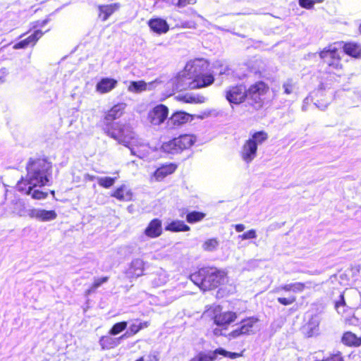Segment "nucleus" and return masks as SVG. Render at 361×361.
<instances>
[{
  "instance_id": "nucleus-16",
  "label": "nucleus",
  "mask_w": 361,
  "mask_h": 361,
  "mask_svg": "<svg viewBox=\"0 0 361 361\" xmlns=\"http://www.w3.org/2000/svg\"><path fill=\"white\" fill-rule=\"evenodd\" d=\"M118 85V80L104 77L102 78L96 84L95 90L99 94H106L114 90Z\"/></svg>"
},
{
  "instance_id": "nucleus-13",
  "label": "nucleus",
  "mask_w": 361,
  "mask_h": 361,
  "mask_svg": "<svg viewBox=\"0 0 361 361\" xmlns=\"http://www.w3.org/2000/svg\"><path fill=\"white\" fill-rule=\"evenodd\" d=\"M145 262L140 259H133L125 271L126 277L129 279H137L144 274Z\"/></svg>"
},
{
  "instance_id": "nucleus-10",
  "label": "nucleus",
  "mask_w": 361,
  "mask_h": 361,
  "mask_svg": "<svg viewBox=\"0 0 361 361\" xmlns=\"http://www.w3.org/2000/svg\"><path fill=\"white\" fill-rule=\"evenodd\" d=\"M169 116L168 107L162 104H157L151 109L147 115V120L153 126H159L167 121Z\"/></svg>"
},
{
  "instance_id": "nucleus-25",
  "label": "nucleus",
  "mask_w": 361,
  "mask_h": 361,
  "mask_svg": "<svg viewBox=\"0 0 361 361\" xmlns=\"http://www.w3.org/2000/svg\"><path fill=\"white\" fill-rule=\"evenodd\" d=\"M120 8V4L114 3L109 5H102L99 6V11L100 12V16L103 21L106 20L109 16L118 10Z\"/></svg>"
},
{
  "instance_id": "nucleus-39",
  "label": "nucleus",
  "mask_w": 361,
  "mask_h": 361,
  "mask_svg": "<svg viewBox=\"0 0 361 361\" xmlns=\"http://www.w3.org/2000/svg\"><path fill=\"white\" fill-rule=\"evenodd\" d=\"M346 304L345 301L344 293H341L339 295V298L338 300L335 302V309L337 310L338 313H340V308H343V312H344V308L345 307Z\"/></svg>"
},
{
  "instance_id": "nucleus-42",
  "label": "nucleus",
  "mask_w": 361,
  "mask_h": 361,
  "mask_svg": "<svg viewBox=\"0 0 361 361\" xmlns=\"http://www.w3.org/2000/svg\"><path fill=\"white\" fill-rule=\"evenodd\" d=\"M238 238L242 240L255 239L257 238V233L255 229H250L243 233L242 235H240Z\"/></svg>"
},
{
  "instance_id": "nucleus-28",
  "label": "nucleus",
  "mask_w": 361,
  "mask_h": 361,
  "mask_svg": "<svg viewBox=\"0 0 361 361\" xmlns=\"http://www.w3.org/2000/svg\"><path fill=\"white\" fill-rule=\"evenodd\" d=\"M194 78L195 80L198 83L197 88H202L209 86L214 81V75L212 73H208L205 72Z\"/></svg>"
},
{
  "instance_id": "nucleus-45",
  "label": "nucleus",
  "mask_w": 361,
  "mask_h": 361,
  "mask_svg": "<svg viewBox=\"0 0 361 361\" xmlns=\"http://www.w3.org/2000/svg\"><path fill=\"white\" fill-rule=\"evenodd\" d=\"M245 336L244 334H243V331L240 329V328L238 326L229 334H228V338L231 340L233 338H237L240 336Z\"/></svg>"
},
{
  "instance_id": "nucleus-52",
  "label": "nucleus",
  "mask_w": 361,
  "mask_h": 361,
  "mask_svg": "<svg viewBox=\"0 0 361 361\" xmlns=\"http://www.w3.org/2000/svg\"><path fill=\"white\" fill-rule=\"evenodd\" d=\"M224 330H226L224 329V327H221V329L216 327L213 329V334L216 336H222L228 337V334H226L225 332H224Z\"/></svg>"
},
{
  "instance_id": "nucleus-60",
  "label": "nucleus",
  "mask_w": 361,
  "mask_h": 361,
  "mask_svg": "<svg viewBox=\"0 0 361 361\" xmlns=\"http://www.w3.org/2000/svg\"><path fill=\"white\" fill-rule=\"evenodd\" d=\"M135 361H145L144 357H140V358L137 359Z\"/></svg>"
},
{
  "instance_id": "nucleus-36",
  "label": "nucleus",
  "mask_w": 361,
  "mask_h": 361,
  "mask_svg": "<svg viewBox=\"0 0 361 361\" xmlns=\"http://www.w3.org/2000/svg\"><path fill=\"white\" fill-rule=\"evenodd\" d=\"M128 326L127 322H120L114 324L109 330V333L111 336H116L123 331H124Z\"/></svg>"
},
{
  "instance_id": "nucleus-62",
  "label": "nucleus",
  "mask_w": 361,
  "mask_h": 361,
  "mask_svg": "<svg viewBox=\"0 0 361 361\" xmlns=\"http://www.w3.org/2000/svg\"><path fill=\"white\" fill-rule=\"evenodd\" d=\"M220 74H221H221H227V73H226V71L225 70L224 72L221 71V72H220Z\"/></svg>"
},
{
  "instance_id": "nucleus-33",
  "label": "nucleus",
  "mask_w": 361,
  "mask_h": 361,
  "mask_svg": "<svg viewBox=\"0 0 361 361\" xmlns=\"http://www.w3.org/2000/svg\"><path fill=\"white\" fill-rule=\"evenodd\" d=\"M147 88V83L143 80L132 81L128 86V90L132 92H141Z\"/></svg>"
},
{
  "instance_id": "nucleus-41",
  "label": "nucleus",
  "mask_w": 361,
  "mask_h": 361,
  "mask_svg": "<svg viewBox=\"0 0 361 361\" xmlns=\"http://www.w3.org/2000/svg\"><path fill=\"white\" fill-rule=\"evenodd\" d=\"M296 300L295 296L290 295L288 298L279 297L277 298V301L283 305H289L293 304Z\"/></svg>"
},
{
  "instance_id": "nucleus-32",
  "label": "nucleus",
  "mask_w": 361,
  "mask_h": 361,
  "mask_svg": "<svg viewBox=\"0 0 361 361\" xmlns=\"http://www.w3.org/2000/svg\"><path fill=\"white\" fill-rule=\"evenodd\" d=\"M206 214L202 212L192 211L186 214V221L189 224H195L202 221Z\"/></svg>"
},
{
  "instance_id": "nucleus-51",
  "label": "nucleus",
  "mask_w": 361,
  "mask_h": 361,
  "mask_svg": "<svg viewBox=\"0 0 361 361\" xmlns=\"http://www.w3.org/2000/svg\"><path fill=\"white\" fill-rule=\"evenodd\" d=\"M180 26H181V27H183V28H195L196 23L195 21H192V20H187V21L182 22Z\"/></svg>"
},
{
  "instance_id": "nucleus-21",
  "label": "nucleus",
  "mask_w": 361,
  "mask_h": 361,
  "mask_svg": "<svg viewBox=\"0 0 361 361\" xmlns=\"http://www.w3.org/2000/svg\"><path fill=\"white\" fill-rule=\"evenodd\" d=\"M177 165L173 163L161 164L154 173V176L157 180H161L169 175L176 171Z\"/></svg>"
},
{
  "instance_id": "nucleus-50",
  "label": "nucleus",
  "mask_w": 361,
  "mask_h": 361,
  "mask_svg": "<svg viewBox=\"0 0 361 361\" xmlns=\"http://www.w3.org/2000/svg\"><path fill=\"white\" fill-rule=\"evenodd\" d=\"M196 0H178L176 6L179 8H182L185 7L188 4H194Z\"/></svg>"
},
{
  "instance_id": "nucleus-59",
  "label": "nucleus",
  "mask_w": 361,
  "mask_h": 361,
  "mask_svg": "<svg viewBox=\"0 0 361 361\" xmlns=\"http://www.w3.org/2000/svg\"><path fill=\"white\" fill-rule=\"evenodd\" d=\"M189 361H200L197 355H195L194 357L190 359Z\"/></svg>"
},
{
  "instance_id": "nucleus-6",
  "label": "nucleus",
  "mask_w": 361,
  "mask_h": 361,
  "mask_svg": "<svg viewBox=\"0 0 361 361\" xmlns=\"http://www.w3.org/2000/svg\"><path fill=\"white\" fill-rule=\"evenodd\" d=\"M341 47V43H334L325 47L319 52V56L324 63L328 66L329 73L334 70H339L342 68L341 63V56L338 52V48Z\"/></svg>"
},
{
  "instance_id": "nucleus-31",
  "label": "nucleus",
  "mask_w": 361,
  "mask_h": 361,
  "mask_svg": "<svg viewBox=\"0 0 361 361\" xmlns=\"http://www.w3.org/2000/svg\"><path fill=\"white\" fill-rule=\"evenodd\" d=\"M283 94L289 95L295 93L297 90L296 82L292 78H288L282 85Z\"/></svg>"
},
{
  "instance_id": "nucleus-29",
  "label": "nucleus",
  "mask_w": 361,
  "mask_h": 361,
  "mask_svg": "<svg viewBox=\"0 0 361 361\" xmlns=\"http://www.w3.org/2000/svg\"><path fill=\"white\" fill-rule=\"evenodd\" d=\"M190 229V226L185 224L183 221L180 220L172 221L165 226L166 231L171 232L188 231Z\"/></svg>"
},
{
  "instance_id": "nucleus-9",
  "label": "nucleus",
  "mask_w": 361,
  "mask_h": 361,
  "mask_svg": "<svg viewBox=\"0 0 361 361\" xmlns=\"http://www.w3.org/2000/svg\"><path fill=\"white\" fill-rule=\"evenodd\" d=\"M197 82L185 68L177 75L173 82V88L177 91L197 89Z\"/></svg>"
},
{
  "instance_id": "nucleus-53",
  "label": "nucleus",
  "mask_w": 361,
  "mask_h": 361,
  "mask_svg": "<svg viewBox=\"0 0 361 361\" xmlns=\"http://www.w3.org/2000/svg\"><path fill=\"white\" fill-rule=\"evenodd\" d=\"M50 19L49 17H47V18L44 19V20H37L35 22V25H34V27L36 28V27H44L49 22Z\"/></svg>"
},
{
  "instance_id": "nucleus-38",
  "label": "nucleus",
  "mask_w": 361,
  "mask_h": 361,
  "mask_svg": "<svg viewBox=\"0 0 361 361\" xmlns=\"http://www.w3.org/2000/svg\"><path fill=\"white\" fill-rule=\"evenodd\" d=\"M116 179V178L109 176L99 177L97 178V183L104 188H109L114 184Z\"/></svg>"
},
{
  "instance_id": "nucleus-4",
  "label": "nucleus",
  "mask_w": 361,
  "mask_h": 361,
  "mask_svg": "<svg viewBox=\"0 0 361 361\" xmlns=\"http://www.w3.org/2000/svg\"><path fill=\"white\" fill-rule=\"evenodd\" d=\"M190 280L203 291L218 288L226 282L225 271L216 267H202L190 275Z\"/></svg>"
},
{
  "instance_id": "nucleus-19",
  "label": "nucleus",
  "mask_w": 361,
  "mask_h": 361,
  "mask_svg": "<svg viewBox=\"0 0 361 361\" xmlns=\"http://www.w3.org/2000/svg\"><path fill=\"white\" fill-rule=\"evenodd\" d=\"M257 148L251 141L246 140L242 147L240 156L243 160L247 164H250L257 157Z\"/></svg>"
},
{
  "instance_id": "nucleus-46",
  "label": "nucleus",
  "mask_w": 361,
  "mask_h": 361,
  "mask_svg": "<svg viewBox=\"0 0 361 361\" xmlns=\"http://www.w3.org/2000/svg\"><path fill=\"white\" fill-rule=\"evenodd\" d=\"M204 101L203 97H196L195 96L185 97V102L188 103H202Z\"/></svg>"
},
{
  "instance_id": "nucleus-27",
  "label": "nucleus",
  "mask_w": 361,
  "mask_h": 361,
  "mask_svg": "<svg viewBox=\"0 0 361 361\" xmlns=\"http://www.w3.org/2000/svg\"><path fill=\"white\" fill-rule=\"evenodd\" d=\"M32 207H27L25 203L23 200H18L13 205V213L20 217H30Z\"/></svg>"
},
{
  "instance_id": "nucleus-24",
  "label": "nucleus",
  "mask_w": 361,
  "mask_h": 361,
  "mask_svg": "<svg viewBox=\"0 0 361 361\" xmlns=\"http://www.w3.org/2000/svg\"><path fill=\"white\" fill-rule=\"evenodd\" d=\"M111 196L120 201L128 202L132 200L133 192L130 190H127V187L125 185H122L114 192Z\"/></svg>"
},
{
  "instance_id": "nucleus-34",
  "label": "nucleus",
  "mask_w": 361,
  "mask_h": 361,
  "mask_svg": "<svg viewBox=\"0 0 361 361\" xmlns=\"http://www.w3.org/2000/svg\"><path fill=\"white\" fill-rule=\"evenodd\" d=\"M148 323L145 322H134L131 324L129 326V329L128 331H126V334H129V337L132 336L133 335H135L138 331H140L141 329L147 327Z\"/></svg>"
},
{
  "instance_id": "nucleus-64",
  "label": "nucleus",
  "mask_w": 361,
  "mask_h": 361,
  "mask_svg": "<svg viewBox=\"0 0 361 361\" xmlns=\"http://www.w3.org/2000/svg\"><path fill=\"white\" fill-rule=\"evenodd\" d=\"M359 32H360V33L361 34V24H360V26H359Z\"/></svg>"
},
{
  "instance_id": "nucleus-14",
  "label": "nucleus",
  "mask_w": 361,
  "mask_h": 361,
  "mask_svg": "<svg viewBox=\"0 0 361 361\" xmlns=\"http://www.w3.org/2000/svg\"><path fill=\"white\" fill-rule=\"evenodd\" d=\"M147 25L152 32L159 35L165 34L169 30V25L167 21L159 17L150 18L147 21Z\"/></svg>"
},
{
  "instance_id": "nucleus-26",
  "label": "nucleus",
  "mask_w": 361,
  "mask_h": 361,
  "mask_svg": "<svg viewBox=\"0 0 361 361\" xmlns=\"http://www.w3.org/2000/svg\"><path fill=\"white\" fill-rule=\"evenodd\" d=\"M341 341L348 346L358 347L361 345V337H357L355 334L347 331L343 334Z\"/></svg>"
},
{
  "instance_id": "nucleus-22",
  "label": "nucleus",
  "mask_w": 361,
  "mask_h": 361,
  "mask_svg": "<svg viewBox=\"0 0 361 361\" xmlns=\"http://www.w3.org/2000/svg\"><path fill=\"white\" fill-rule=\"evenodd\" d=\"M161 233V221L159 219H152L145 229V234L149 238H157Z\"/></svg>"
},
{
  "instance_id": "nucleus-5",
  "label": "nucleus",
  "mask_w": 361,
  "mask_h": 361,
  "mask_svg": "<svg viewBox=\"0 0 361 361\" xmlns=\"http://www.w3.org/2000/svg\"><path fill=\"white\" fill-rule=\"evenodd\" d=\"M195 142V137L191 135H180L161 145L162 152L166 154H176L190 147Z\"/></svg>"
},
{
  "instance_id": "nucleus-8",
  "label": "nucleus",
  "mask_w": 361,
  "mask_h": 361,
  "mask_svg": "<svg viewBox=\"0 0 361 361\" xmlns=\"http://www.w3.org/2000/svg\"><path fill=\"white\" fill-rule=\"evenodd\" d=\"M200 361H215L219 355H222L230 359H236L240 357L241 354L229 352L223 348H218L214 350H202L196 355Z\"/></svg>"
},
{
  "instance_id": "nucleus-2",
  "label": "nucleus",
  "mask_w": 361,
  "mask_h": 361,
  "mask_svg": "<svg viewBox=\"0 0 361 361\" xmlns=\"http://www.w3.org/2000/svg\"><path fill=\"white\" fill-rule=\"evenodd\" d=\"M126 106L125 103H118L109 110L99 126L105 134L117 140L119 144L128 146L134 138L133 132L130 127L114 121L122 116Z\"/></svg>"
},
{
  "instance_id": "nucleus-55",
  "label": "nucleus",
  "mask_w": 361,
  "mask_h": 361,
  "mask_svg": "<svg viewBox=\"0 0 361 361\" xmlns=\"http://www.w3.org/2000/svg\"><path fill=\"white\" fill-rule=\"evenodd\" d=\"M319 324V322L316 320L315 318H312L311 321H310L308 324V327L310 329V330H313L316 326H317Z\"/></svg>"
},
{
  "instance_id": "nucleus-17",
  "label": "nucleus",
  "mask_w": 361,
  "mask_h": 361,
  "mask_svg": "<svg viewBox=\"0 0 361 361\" xmlns=\"http://www.w3.org/2000/svg\"><path fill=\"white\" fill-rule=\"evenodd\" d=\"M237 318V314L234 312H224L216 314L214 317V323L220 327H224L227 329L228 326L233 323Z\"/></svg>"
},
{
  "instance_id": "nucleus-30",
  "label": "nucleus",
  "mask_w": 361,
  "mask_h": 361,
  "mask_svg": "<svg viewBox=\"0 0 361 361\" xmlns=\"http://www.w3.org/2000/svg\"><path fill=\"white\" fill-rule=\"evenodd\" d=\"M268 139L267 133L264 130L257 131L252 134L251 137L247 140L251 141V143L255 144L258 147V145H262Z\"/></svg>"
},
{
  "instance_id": "nucleus-44",
  "label": "nucleus",
  "mask_w": 361,
  "mask_h": 361,
  "mask_svg": "<svg viewBox=\"0 0 361 361\" xmlns=\"http://www.w3.org/2000/svg\"><path fill=\"white\" fill-rule=\"evenodd\" d=\"M109 280L108 276H102L100 278L94 279V282L92 285V288L97 289L100 287L103 283L107 282Z\"/></svg>"
},
{
  "instance_id": "nucleus-58",
  "label": "nucleus",
  "mask_w": 361,
  "mask_h": 361,
  "mask_svg": "<svg viewBox=\"0 0 361 361\" xmlns=\"http://www.w3.org/2000/svg\"><path fill=\"white\" fill-rule=\"evenodd\" d=\"M224 293V290L222 288H219L217 291V296L218 297H223Z\"/></svg>"
},
{
  "instance_id": "nucleus-7",
  "label": "nucleus",
  "mask_w": 361,
  "mask_h": 361,
  "mask_svg": "<svg viewBox=\"0 0 361 361\" xmlns=\"http://www.w3.org/2000/svg\"><path fill=\"white\" fill-rule=\"evenodd\" d=\"M43 186L38 185L30 184L29 183H25L23 180H18L16 188V190L27 195H30L33 200H44L48 197V192L43 191L40 188Z\"/></svg>"
},
{
  "instance_id": "nucleus-18",
  "label": "nucleus",
  "mask_w": 361,
  "mask_h": 361,
  "mask_svg": "<svg viewBox=\"0 0 361 361\" xmlns=\"http://www.w3.org/2000/svg\"><path fill=\"white\" fill-rule=\"evenodd\" d=\"M43 35V32L40 30H35L27 37L21 39L13 45L14 49H25L27 47H33L39 38Z\"/></svg>"
},
{
  "instance_id": "nucleus-57",
  "label": "nucleus",
  "mask_w": 361,
  "mask_h": 361,
  "mask_svg": "<svg viewBox=\"0 0 361 361\" xmlns=\"http://www.w3.org/2000/svg\"><path fill=\"white\" fill-rule=\"evenodd\" d=\"M280 288L285 291H292L291 283L283 285Z\"/></svg>"
},
{
  "instance_id": "nucleus-40",
  "label": "nucleus",
  "mask_w": 361,
  "mask_h": 361,
  "mask_svg": "<svg viewBox=\"0 0 361 361\" xmlns=\"http://www.w3.org/2000/svg\"><path fill=\"white\" fill-rule=\"evenodd\" d=\"M319 0H298V4L302 8H306V9H311L314 7V4L316 2H320Z\"/></svg>"
},
{
  "instance_id": "nucleus-23",
  "label": "nucleus",
  "mask_w": 361,
  "mask_h": 361,
  "mask_svg": "<svg viewBox=\"0 0 361 361\" xmlns=\"http://www.w3.org/2000/svg\"><path fill=\"white\" fill-rule=\"evenodd\" d=\"M258 322V318L255 317H247L240 322L239 327L245 335L253 334L255 333L252 329L253 326Z\"/></svg>"
},
{
  "instance_id": "nucleus-54",
  "label": "nucleus",
  "mask_w": 361,
  "mask_h": 361,
  "mask_svg": "<svg viewBox=\"0 0 361 361\" xmlns=\"http://www.w3.org/2000/svg\"><path fill=\"white\" fill-rule=\"evenodd\" d=\"M128 338H129V334H126V332L119 337L114 338V341H115V346L116 347L121 343L122 341Z\"/></svg>"
},
{
  "instance_id": "nucleus-43",
  "label": "nucleus",
  "mask_w": 361,
  "mask_h": 361,
  "mask_svg": "<svg viewBox=\"0 0 361 361\" xmlns=\"http://www.w3.org/2000/svg\"><path fill=\"white\" fill-rule=\"evenodd\" d=\"M360 317H361V314H360L359 311L357 310L353 317L348 319L349 324L354 326H361V320L360 319Z\"/></svg>"
},
{
  "instance_id": "nucleus-20",
  "label": "nucleus",
  "mask_w": 361,
  "mask_h": 361,
  "mask_svg": "<svg viewBox=\"0 0 361 361\" xmlns=\"http://www.w3.org/2000/svg\"><path fill=\"white\" fill-rule=\"evenodd\" d=\"M343 52L348 56L356 59H361V44L357 42H341Z\"/></svg>"
},
{
  "instance_id": "nucleus-11",
  "label": "nucleus",
  "mask_w": 361,
  "mask_h": 361,
  "mask_svg": "<svg viewBox=\"0 0 361 361\" xmlns=\"http://www.w3.org/2000/svg\"><path fill=\"white\" fill-rule=\"evenodd\" d=\"M192 119V115L183 111H177L169 117L166 123V127L169 129L176 128Z\"/></svg>"
},
{
  "instance_id": "nucleus-49",
  "label": "nucleus",
  "mask_w": 361,
  "mask_h": 361,
  "mask_svg": "<svg viewBox=\"0 0 361 361\" xmlns=\"http://www.w3.org/2000/svg\"><path fill=\"white\" fill-rule=\"evenodd\" d=\"M324 360V361H344L340 352Z\"/></svg>"
},
{
  "instance_id": "nucleus-3",
  "label": "nucleus",
  "mask_w": 361,
  "mask_h": 361,
  "mask_svg": "<svg viewBox=\"0 0 361 361\" xmlns=\"http://www.w3.org/2000/svg\"><path fill=\"white\" fill-rule=\"evenodd\" d=\"M27 175L19 180L39 186L51 185L52 183V164L47 158H30L26 165Z\"/></svg>"
},
{
  "instance_id": "nucleus-35",
  "label": "nucleus",
  "mask_w": 361,
  "mask_h": 361,
  "mask_svg": "<svg viewBox=\"0 0 361 361\" xmlns=\"http://www.w3.org/2000/svg\"><path fill=\"white\" fill-rule=\"evenodd\" d=\"M115 341L111 336H104L99 339V344L102 349H111L115 348Z\"/></svg>"
},
{
  "instance_id": "nucleus-12",
  "label": "nucleus",
  "mask_w": 361,
  "mask_h": 361,
  "mask_svg": "<svg viewBox=\"0 0 361 361\" xmlns=\"http://www.w3.org/2000/svg\"><path fill=\"white\" fill-rule=\"evenodd\" d=\"M209 66V63L204 59H195L187 63L185 71H188L192 77L197 78V75L204 73Z\"/></svg>"
},
{
  "instance_id": "nucleus-1",
  "label": "nucleus",
  "mask_w": 361,
  "mask_h": 361,
  "mask_svg": "<svg viewBox=\"0 0 361 361\" xmlns=\"http://www.w3.org/2000/svg\"><path fill=\"white\" fill-rule=\"evenodd\" d=\"M268 91V85L259 81L247 89L243 84L229 86L224 91V95L233 109L234 106L240 105L243 113L252 114L263 107Z\"/></svg>"
},
{
  "instance_id": "nucleus-47",
  "label": "nucleus",
  "mask_w": 361,
  "mask_h": 361,
  "mask_svg": "<svg viewBox=\"0 0 361 361\" xmlns=\"http://www.w3.org/2000/svg\"><path fill=\"white\" fill-rule=\"evenodd\" d=\"M159 352L157 350H151L147 356L146 361H159Z\"/></svg>"
},
{
  "instance_id": "nucleus-37",
  "label": "nucleus",
  "mask_w": 361,
  "mask_h": 361,
  "mask_svg": "<svg viewBox=\"0 0 361 361\" xmlns=\"http://www.w3.org/2000/svg\"><path fill=\"white\" fill-rule=\"evenodd\" d=\"M219 246V241L216 238H210L207 240L202 244V248L207 252H213L217 249Z\"/></svg>"
},
{
  "instance_id": "nucleus-61",
  "label": "nucleus",
  "mask_w": 361,
  "mask_h": 361,
  "mask_svg": "<svg viewBox=\"0 0 361 361\" xmlns=\"http://www.w3.org/2000/svg\"><path fill=\"white\" fill-rule=\"evenodd\" d=\"M318 108L321 109L322 110H324L326 107H327V105H324L323 106V108H321L320 106H317Z\"/></svg>"
},
{
  "instance_id": "nucleus-56",
  "label": "nucleus",
  "mask_w": 361,
  "mask_h": 361,
  "mask_svg": "<svg viewBox=\"0 0 361 361\" xmlns=\"http://www.w3.org/2000/svg\"><path fill=\"white\" fill-rule=\"evenodd\" d=\"M245 228V226L242 224L235 225V229L237 232H242Z\"/></svg>"
},
{
  "instance_id": "nucleus-63",
  "label": "nucleus",
  "mask_w": 361,
  "mask_h": 361,
  "mask_svg": "<svg viewBox=\"0 0 361 361\" xmlns=\"http://www.w3.org/2000/svg\"><path fill=\"white\" fill-rule=\"evenodd\" d=\"M309 98L308 97H306L305 99H304V103L307 102L308 101Z\"/></svg>"
},
{
  "instance_id": "nucleus-15",
  "label": "nucleus",
  "mask_w": 361,
  "mask_h": 361,
  "mask_svg": "<svg viewBox=\"0 0 361 361\" xmlns=\"http://www.w3.org/2000/svg\"><path fill=\"white\" fill-rule=\"evenodd\" d=\"M57 217V214L54 210H46L40 208H32L30 218L35 219L39 221H50Z\"/></svg>"
},
{
  "instance_id": "nucleus-48",
  "label": "nucleus",
  "mask_w": 361,
  "mask_h": 361,
  "mask_svg": "<svg viewBox=\"0 0 361 361\" xmlns=\"http://www.w3.org/2000/svg\"><path fill=\"white\" fill-rule=\"evenodd\" d=\"M292 291L293 293L302 292L305 288V285L302 283L296 282L291 283Z\"/></svg>"
}]
</instances>
